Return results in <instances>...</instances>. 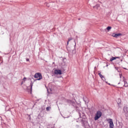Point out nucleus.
<instances>
[{"instance_id": "f257e3e1", "label": "nucleus", "mask_w": 128, "mask_h": 128, "mask_svg": "<svg viewBox=\"0 0 128 128\" xmlns=\"http://www.w3.org/2000/svg\"><path fill=\"white\" fill-rule=\"evenodd\" d=\"M102 113L100 111H97L95 115V117L94 118V120H98V118H100V116H102Z\"/></svg>"}, {"instance_id": "f03ea898", "label": "nucleus", "mask_w": 128, "mask_h": 128, "mask_svg": "<svg viewBox=\"0 0 128 128\" xmlns=\"http://www.w3.org/2000/svg\"><path fill=\"white\" fill-rule=\"evenodd\" d=\"M106 120L110 124V128H114V122L112 121V119H111V118L106 119Z\"/></svg>"}, {"instance_id": "7ed1b4c3", "label": "nucleus", "mask_w": 128, "mask_h": 128, "mask_svg": "<svg viewBox=\"0 0 128 128\" xmlns=\"http://www.w3.org/2000/svg\"><path fill=\"white\" fill-rule=\"evenodd\" d=\"M34 78H38L37 80H40L42 78V76L40 73H36L34 74Z\"/></svg>"}, {"instance_id": "20e7f679", "label": "nucleus", "mask_w": 128, "mask_h": 128, "mask_svg": "<svg viewBox=\"0 0 128 128\" xmlns=\"http://www.w3.org/2000/svg\"><path fill=\"white\" fill-rule=\"evenodd\" d=\"M124 112L126 118H128V108L126 106L123 108Z\"/></svg>"}, {"instance_id": "39448f33", "label": "nucleus", "mask_w": 128, "mask_h": 128, "mask_svg": "<svg viewBox=\"0 0 128 128\" xmlns=\"http://www.w3.org/2000/svg\"><path fill=\"white\" fill-rule=\"evenodd\" d=\"M55 74H62V70H56L54 71Z\"/></svg>"}, {"instance_id": "423d86ee", "label": "nucleus", "mask_w": 128, "mask_h": 128, "mask_svg": "<svg viewBox=\"0 0 128 128\" xmlns=\"http://www.w3.org/2000/svg\"><path fill=\"white\" fill-rule=\"evenodd\" d=\"M67 102L70 104H72V106H74V104H76L75 100H68Z\"/></svg>"}, {"instance_id": "0eeeda50", "label": "nucleus", "mask_w": 128, "mask_h": 128, "mask_svg": "<svg viewBox=\"0 0 128 128\" xmlns=\"http://www.w3.org/2000/svg\"><path fill=\"white\" fill-rule=\"evenodd\" d=\"M98 76L102 80H106V78H104V77L100 73H98Z\"/></svg>"}, {"instance_id": "6e6552de", "label": "nucleus", "mask_w": 128, "mask_h": 128, "mask_svg": "<svg viewBox=\"0 0 128 128\" xmlns=\"http://www.w3.org/2000/svg\"><path fill=\"white\" fill-rule=\"evenodd\" d=\"M116 58H120V57H112L110 58V62H112V60H116Z\"/></svg>"}, {"instance_id": "1a4fd4ad", "label": "nucleus", "mask_w": 128, "mask_h": 128, "mask_svg": "<svg viewBox=\"0 0 128 128\" xmlns=\"http://www.w3.org/2000/svg\"><path fill=\"white\" fill-rule=\"evenodd\" d=\"M122 36V34H114V35L113 34V36L114 38H118V36Z\"/></svg>"}, {"instance_id": "9d476101", "label": "nucleus", "mask_w": 128, "mask_h": 128, "mask_svg": "<svg viewBox=\"0 0 128 128\" xmlns=\"http://www.w3.org/2000/svg\"><path fill=\"white\" fill-rule=\"evenodd\" d=\"M123 82H124V86H125L126 88L128 86V82H126V80H124Z\"/></svg>"}, {"instance_id": "9b49d317", "label": "nucleus", "mask_w": 128, "mask_h": 128, "mask_svg": "<svg viewBox=\"0 0 128 128\" xmlns=\"http://www.w3.org/2000/svg\"><path fill=\"white\" fill-rule=\"evenodd\" d=\"M100 8V4H97L96 6H94V8Z\"/></svg>"}, {"instance_id": "f8f14e48", "label": "nucleus", "mask_w": 128, "mask_h": 128, "mask_svg": "<svg viewBox=\"0 0 128 128\" xmlns=\"http://www.w3.org/2000/svg\"><path fill=\"white\" fill-rule=\"evenodd\" d=\"M32 84H34V83H32V82L30 84V87L31 90H32Z\"/></svg>"}, {"instance_id": "ddd939ff", "label": "nucleus", "mask_w": 128, "mask_h": 128, "mask_svg": "<svg viewBox=\"0 0 128 128\" xmlns=\"http://www.w3.org/2000/svg\"><path fill=\"white\" fill-rule=\"evenodd\" d=\"M106 30H112V28L110 26H108L107 27Z\"/></svg>"}, {"instance_id": "4468645a", "label": "nucleus", "mask_w": 128, "mask_h": 128, "mask_svg": "<svg viewBox=\"0 0 128 128\" xmlns=\"http://www.w3.org/2000/svg\"><path fill=\"white\" fill-rule=\"evenodd\" d=\"M50 107H47V108H46V110H47L48 112V110H50Z\"/></svg>"}, {"instance_id": "2eb2a0df", "label": "nucleus", "mask_w": 128, "mask_h": 128, "mask_svg": "<svg viewBox=\"0 0 128 128\" xmlns=\"http://www.w3.org/2000/svg\"><path fill=\"white\" fill-rule=\"evenodd\" d=\"M68 42H70V40H72V38H68Z\"/></svg>"}, {"instance_id": "dca6fc26", "label": "nucleus", "mask_w": 128, "mask_h": 128, "mask_svg": "<svg viewBox=\"0 0 128 128\" xmlns=\"http://www.w3.org/2000/svg\"><path fill=\"white\" fill-rule=\"evenodd\" d=\"M26 78H23V80H24V82L26 81Z\"/></svg>"}, {"instance_id": "f3484780", "label": "nucleus", "mask_w": 128, "mask_h": 128, "mask_svg": "<svg viewBox=\"0 0 128 128\" xmlns=\"http://www.w3.org/2000/svg\"><path fill=\"white\" fill-rule=\"evenodd\" d=\"M26 62H30V59L26 58Z\"/></svg>"}, {"instance_id": "a211bd4d", "label": "nucleus", "mask_w": 128, "mask_h": 128, "mask_svg": "<svg viewBox=\"0 0 128 128\" xmlns=\"http://www.w3.org/2000/svg\"><path fill=\"white\" fill-rule=\"evenodd\" d=\"M68 42H70V41L67 42V44H68Z\"/></svg>"}, {"instance_id": "6ab92c4d", "label": "nucleus", "mask_w": 128, "mask_h": 128, "mask_svg": "<svg viewBox=\"0 0 128 128\" xmlns=\"http://www.w3.org/2000/svg\"><path fill=\"white\" fill-rule=\"evenodd\" d=\"M115 68L118 70V68L116 67Z\"/></svg>"}, {"instance_id": "aec40b11", "label": "nucleus", "mask_w": 128, "mask_h": 128, "mask_svg": "<svg viewBox=\"0 0 128 128\" xmlns=\"http://www.w3.org/2000/svg\"><path fill=\"white\" fill-rule=\"evenodd\" d=\"M106 84H108V82H106Z\"/></svg>"}, {"instance_id": "412c9836", "label": "nucleus", "mask_w": 128, "mask_h": 128, "mask_svg": "<svg viewBox=\"0 0 128 128\" xmlns=\"http://www.w3.org/2000/svg\"><path fill=\"white\" fill-rule=\"evenodd\" d=\"M108 84L110 85V84Z\"/></svg>"}, {"instance_id": "4be33fe9", "label": "nucleus", "mask_w": 128, "mask_h": 128, "mask_svg": "<svg viewBox=\"0 0 128 128\" xmlns=\"http://www.w3.org/2000/svg\"><path fill=\"white\" fill-rule=\"evenodd\" d=\"M120 78H122V76H120Z\"/></svg>"}, {"instance_id": "5701e85b", "label": "nucleus", "mask_w": 128, "mask_h": 128, "mask_svg": "<svg viewBox=\"0 0 128 128\" xmlns=\"http://www.w3.org/2000/svg\"><path fill=\"white\" fill-rule=\"evenodd\" d=\"M124 70H126V68H124Z\"/></svg>"}]
</instances>
